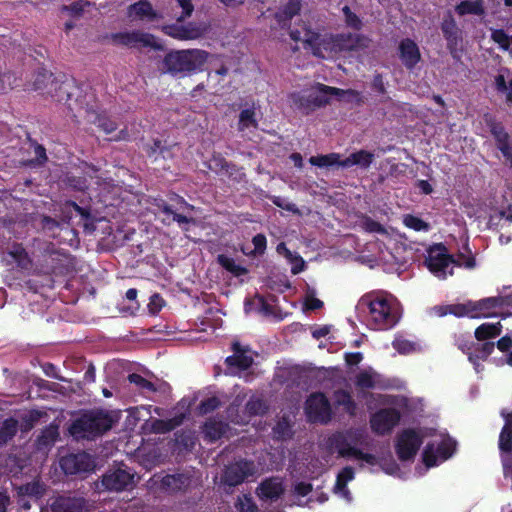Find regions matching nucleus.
<instances>
[{
	"label": "nucleus",
	"mask_w": 512,
	"mask_h": 512,
	"mask_svg": "<svg viewBox=\"0 0 512 512\" xmlns=\"http://www.w3.org/2000/svg\"><path fill=\"white\" fill-rule=\"evenodd\" d=\"M303 43L315 57L332 59L345 52L367 48L368 38L351 32L322 34L311 28H305Z\"/></svg>",
	"instance_id": "obj_1"
},
{
	"label": "nucleus",
	"mask_w": 512,
	"mask_h": 512,
	"mask_svg": "<svg viewBox=\"0 0 512 512\" xmlns=\"http://www.w3.org/2000/svg\"><path fill=\"white\" fill-rule=\"evenodd\" d=\"M360 306L368 310V326L374 330H388L399 321L400 315L394 301L382 293H370L360 300Z\"/></svg>",
	"instance_id": "obj_2"
},
{
	"label": "nucleus",
	"mask_w": 512,
	"mask_h": 512,
	"mask_svg": "<svg viewBox=\"0 0 512 512\" xmlns=\"http://www.w3.org/2000/svg\"><path fill=\"white\" fill-rule=\"evenodd\" d=\"M366 433L360 428H349L331 434L326 440V448L330 452H337L340 457H354L370 465L376 463L375 455L360 450L357 446L364 445Z\"/></svg>",
	"instance_id": "obj_3"
},
{
	"label": "nucleus",
	"mask_w": 512,
	"mask_h": 512,
	"mask_svg": "<svg viewBox=\"0 0 512 512\" xmlns=\"http://www.w3.org/2000/svg\"><path fill=\"white\" fill-rule=\"evenodd\" d=\"M35 270L45 275H65L71 269L70 255L55 247L54 243L40 239L33 240Z\"/></svg>",
	"instance_id": "obj_4"
},
{
	"label": "nucleus",
	"mask_w": 512,
	"mask_h": 512,
	"mask_svg": "<svg viewBox=\"0 0 512 512\" xmlns=\"http://www.w3.org/2000/svg\"><path fill=\"white\" fill-rule=\"evenodd\" d=\"M209 53L202 49H183L168 52L163 60L161 70L172 76H185L202 70Z\"/></svg>",
	"instance_id": "obj_5"
},
{
	"label": "nucleus",
	"mask_w": 512,
	"mask_h": 512,
	"mask_svg": "<svg viewBox=\"0 0 512 512\" xmlns=\"http://www.w3.org/2000/svg\"><path fill=\"white\" fill-rule=\"evenodd\" d=\"M112 417L103 410H86L75 418L69 433L76 440H95L112 428Z\"/></svg>",
	"instance_id": "obj_6"
},
{
	"label": "nucleus",
	"mask_w": 512,
	"mask_h": 512,
	"mask_svg": "<svg viewBox=\"0 0 512 512\" xmlns=\"http://www.w3.org/2000/svg\"><path fill=\"white\" fill-rule=\"evenodd\" d=\"M346 95L357 102L361 101V93L357 90H343L318 83L314 90L310 91L307 95L299 96L295 103L299 108L308 111L326 106L329 104L332 96H336L341 99Z\"/></svg>",
	"instance_id": "obj_7"
},
{
	"label": "nucleus",
	"mask_w": 512,
	"mask_h": 512,
	"mask_svg": "<svg viewBox=\"0 0 512 512\" xmlns=\"http://www.w3.org/2000/svg\"><path fill=\"white\" fill-rule=\"evenodd\" d=\"M95 484L99 491L122 492L133 488L134 473L122 463L109 468Z\"/></svg>",
	"instance_id": "obj_8"
},
{
	"label": "nucleus",
	"mask_w": 512,
	"mask_h": 512,
	"mask_svg": "<svg viewBox=\"0 0 512 512\" xmlns=\"http://www.w3.org/2000/svg\"><path fill=\"white\" fill-rule=\"evenodd\" d=\"M82 89L77 85L74 78H66L54 89L53 97L58 102H64L74 117L82 114V106L88 102L82 97Z\"/></svg>",
	"instance_id": "obj_9"
},
{
	"label": "nucleus",
	"mask_w": 512,
	"mask_h": 512,
	"mask_svg": "<svg viewBox=\"0 0 512 512\" xmlns=\"http://www.w3.org/2000/svg\"><path fill=\"white\" fill-rule=\"evenodd\" d=\"M110 39L113 44L128 48L149 47L156 51H165V46L153 34L141 30L112 33Z\"/></svg>",
	"instance_id": "obj_10"
},
{
	"label": "nucleus",
	"mask_w": 512,
	"mask_h": 512,
	"mask_svg": "<svg viewBox=\"0 0 512 512\" xmlns=\"http://www.w3.org/2000/svg\"><path fill=\"white\" fill-rule=\"evenodd\" d=\"M504 425L499 434L498 447L501 453V462L505 479L511 480L512 489V411L502 409L500 412Z\"/></svg>",
	"instance_id": "obj_11"
},
{
	"label": "nucleus",
	"mask_w": 512,
	"mask_h": 512,
	"mask_svg": "<svg viewBox=\"0 0 512 512\" xmlns=\"http://www.w3.org/2000/svg\"><path fill=\"white\" fill-rule=\"evenodd\" d=\"M423 444L422 434L414 428L403 429L397 436L395 451L400 461L413 460Z\"/></svg>",
	"instance_id": "obj_12"
},
{
	"label": "nucleus",
	"mask_w": 512,
	"mask_h": 512,
	"mask_svg": "<svg viewBox=\"0 0 512 512\" xmlns=\"http://www.w3.org/2000/svg\"><path fill=\"white\" fill-rule=\"evenodd\" d=\"M454 262V257L448 253L443 243H434L427 249L425 264L430 272L443 279L446 278L447 268Z\"/></svg>",
	"instance_id": "obj_13"
},
{
	"label": "nucleus",
	"mask_w": 512,
	"mask_h": 512,
	"mask_svg": "<svg viewBox=\"0 0 512 512\" xmlns=\"http://www.w3.org/2000/svg\"><path fill=\"white\" fill-rule=\"evenodd\" d=\"M305 413L310 422L327 424L332 419V409L326 395L312 393L305 402Z\"/></svg>",
	"instance_id": "obj_14"
},
{
	"label": "nucleus",
	"mask_w": 512,
	"mask_h": 512,
	"mask_svg": "<svg viewBox=\"0 0 512 512\" xmlns=\"http://www.w3.org/2000/svg\"><path fill=\"white\" fill-rule=\"evenodd\" d=\"M441 31L444 39L446 40V47L451 55V57L455 61H460L462 56V31L458 27L454 17L451 12H448L442 22H441Z\"/></svg>",
	"instance_id": "obj_15"
},
{
	"label": "nucleus",
	"mask_w": 512,
	"mask_h": 512,
	"mask_svg": "<svg viewBox=\"0 0 512 512\" xmlns=\"http://www.w3.org/2000/svg\"><path fill=\"white\" fill-rule=\"evenodd\" d=\"M484 121L495 140L497 148L512 166V139L506 131L505 126L489 113L484 115Z\"/></svg>",
	"instance_id": "obj_16"
},
{
	"label": "nucleus",
	"mask_w": 512,
	"mask_h": 512,
	"mask_svg": "<svg viewBox=\"0 0 512 512\" xmlns=\"http://www.w3.org/2000/svg\"><path fill=\"white\" fill-rule=\"evenodd\" d=\"M182 22L166 24L161 27V31L176 40L189 41L197 40L204 36L207 28L202 23L188 22L181 24Z\"/></svg>",
	"instance_id": "obj_17"
},
{
	"label": "nucleus",
	"mask_w": 512,
	"mask_h": 512,
	"mask_svg": "<svg viewBox=\"0 0 512 512\" xmlns=\"http://www.w3.org/2000/svg\"><path fill=\"white\" fill-rule=\"evenodd\" d=\"M401 420V414L396 408H382L376 411L370 418L372 431L380 436L392 432Z\"/></svg>",
	"instance_id": "obj_18"
},
{
	"label": "nucleus",
	"mask_w": 512,
	"mask_h": 512,
	"mask_svg": "<svg viewBox=\"0 0 512 512\" xmlns=\"http://www.w3.org/2000/svg\"><path fill=\"white\" fill-rule=\"evenodd\" d=\"M60 467L66 475H79L94 471L95 461L86 452L72 453L60 459Z\"/></svg>",
	"instance_id": "obj_19"
},
{
	"label": "nucleus",
	"mask_w": 512,
	"mask_h": 512,
	"mask_svg": "<svg viewBox=\"0 0 512 512\" xmlns=\"http://www.w3.org/2000/svg\"><path fill=\"white\" fill-rule=\"evenodd\" d=\"M254 473V463L252 461L242 459L226 466L222 476L223 483L227 486L235 487L242 484Z\"/></svg>",
	"instance_id": "obj_20"
},
{
	"label": "nucleus",
	"mask_w": 512,
	"mask_h": 512,
	"mask_svg": "<svg viewBox=\"0 0 512 512\" xmlns=\"http://www.w3.org/2000/svg\"><path fill=\"white\" fill-rule=\"evenodd\" d=\"M51 512H89V502L83 497L58 495L49 504Z\"/></svg>",
	"instance_id": "obj_21"
},
{
	"label": "nucleus",
	"mask_w": 512,
	"mask_h": 512,
	"mask_svg": "<svg viewBox=\"0 0 512 512\" xmlns=\"http://www.w3.org/2000/svg\"><path fill=\"white\" fill-rule=\"evenodd\" d=\"M233 355L225 359V364L229 369L237 368L240 371L249 369L253 364L252 356L248 355L250 352L249 346H243L239 341H234L231 344Z\"/></svg>",
	"instance_id": "obj_22"
},
{
	"label": "nucleus",
	"mask_w": 512,
	"mask_h": 512,
	"mask_svg": "<svg viewBox=\"0 0 512 512\" xmlns=\"http://www.w3.org/2000/svg\"><path fill=\"white\" fill-rule=\"evenodd\" d=\"M503 305L501 296L487 297L478 301L470 300L471 318H489L496 314V309Z\"/></svg>",
	"instance_id": "obj_23"
},
{
	"label": "nucleus",
	"mask_w": 512,
	"mask_h": 512,
	"mask_svg": "<svg viewBox=\"0 0 512 512\" xmlns=\"http://www.w3.org/2000/svg\"><path fill=\"white\" fill-rule=\"evenodd\" d=\"M398 53L402 64L409 71H412L421 61L420 49L411 38H404L400 41Z\"/></svg>",
	"instance_id": "obj_24"
},
{
	"label": "nucleus",
	"mask_w": 512,
	"mask_h": 512,
	"mask_svg": "<svg viewBox=\"0 0 512 512\" xmlns=\"http://www.w3.org/2000/svg\"><path fill=\"white\" fill-rule=\"evenodd\" d=\"M285 492L283 482L278 477H269L260 482L257 487V496L263 501L275 502Z\"/></svg>",
	"instance_id": "obj_25"
},
{
	"label": "nucleus",
	"mask_w": 512,
	"mask_h": 512,
	"mask_svg": "<svg viewBox=\"0 0 512 512\" xmlns=\"http://www.w3.org/2000/svg\"><path fill=\"white\" fill-rule=\"evenodd\" d=\"M82 114L78 116L84 117L88 122L97 125L102 131L106 134H110L117 129V124L113 120H111L105 114L97 113L92 105L89 103L85 104V106L81 105Z\"/></svg>",
	"instance_id": "obj_26"
},
{
	"label": "nucleus",
	"mask_w": 512,
	"mask_h": 512,
	"mask_svg": "<svg viewBox=\"0 0 512 512\" xmlns=\"http://www.w3.org/2000/svg\"><path fill=\"white\" fill-rule=\"evenodd\" d=\"M191 482L192 479L187 474H167L161 479V488L168 493L185 492Z\"/></svg>",
	"instance_id": "obj_27"
},
{
	"label": "nucleus",
	"mask_w": 512,
	"mask_h": 512,
	"mask_svg": "<svg viewBox=\"0 0 512 512\" xmlns=\"http://www.w3.org/2000/svg\"><path fill=\"white\" fill-rule=\"evenodd\" d=\"M355 385L359 389H386L387 385L382 376L376 371L362 370L355 378Z\"/></svg>",
	"instance_id": "obj_28"
},
{
	"label": "nucleus",
	"mask_w": 512,
	"mask_h": 512,
	"mask_svg": "<svg viewBox=\"0 0 512 512\" xmlns=\"http://www.w3.org/2000/svg\"><path fill=\"white\" fill-rule=\"evenodd\" d=\"M97 170L91 166H87V170L79 174L74 172L67 173L65 176V184L73 190L84 192L90 186V180L94 177Z\"/></svg>",
	"instance_id": "obj_29"
},
{
	"label": "nucleus",
	"mask_w": 512,
	"mask_h": 512,
	"mask_svg": "<svg viewBox=\"0 0 512 512\" xmlns=\"http://www.w3.org/2000/svg\"><path fill=\"white\" fill-rule=\"evenodd\" d=\"M302 0H288L287 3L275 13V20L281 28L289 27L291 20L300 13Z\"/></svg>",
	"instance_id": "obj_30"
},
{
	"label": "nucleus",
	"mask_w": 512,
	"mask_h": 512,
	"mask_svg": "<svg viewBox=\"0 0 512 512\" xmlns=\"http://www.w3.org/2000/svg\"><path fill=\"white\" fill-rule=\"evenodd\" d=\"M355 477L354 469L351 466H346L341 469L337 474L336 482L333 488L335 494L340 495L347 501L352 500V495L347 487L348 482L352 481Z\"/></svg>",
	"instance_id": "obj_31"
},
{
	"label": "nucleus",
	"mask_w": 512,
	"mask_h": 512,
	"mask_svg": "<svg viewBox=\"0 0 512 512\" xmlns=\"http://www.w3.org/2000/svg\"><path fill=\"white\" fill-rule=\"evenodd\" d=\"M229 428L228 423L216 418H209L203 425L204 438L213 443L221 439Z\"/></svg>",
	"instance_id": "obj_32"
},
{
	"label": "nucleus",
	"mask_w": 512,
	"mask_h": 512,
	"mask_svg": "<svg viewBox=\"0 0 512 512\" xmlns=\"http://www.w3.org/2000/svg\"><path fill=\"white\" fill-rule=\"evenodd\" d=\"M8 254L12 257V259L16 262L17 267L22 270H29L33 266H35V260L33 257V251L31 252V256L26 251L20 243H14L9 250Z\"/></svg>",
	"instance_id": "obj_33"
},
{
	"label": "nucleus",
	"mask_w": 512,
	"mask_h": 512,
	"mask_svg": "<svg viewBox=\"0 0 512 512\" xmlns=\"http://www.w3.org/2000/svg\"><path fill=\"white\" fill-rule=\"evenodd\" d=\"M495 348L494 342L486 341L484 343H475L473 350L469 352L468 360L474 365L478 371L480 361H486L488 357L493 353Z\"/></svg>",
	"instance_id": "obj_34"
},
{
	"label": "nucleus",
	"mask_w": 512,
	"mask_h": 512,
	"mask_svg": "<svg viewBox=\"0 0 512 512\" xmlns=\"http://www.w3.org/2000/svg\"><path fill=\"white\" fill-rule=\"evenodd\" d=\"M129 16H135L140 20L147 19L153 21L158 18L157 12L153 9L152 4L148 0H140L128 7Z\"/></svg>",
	"instance_id": "obj_35"
},
{
	"label": "nucleus",
	"mask_w": 512,
	"mask_h": 512,
	"mask_svg": "<svg viewBox=\"0 0 512 512\" xmlns=\"http://www.w3.org/2000/svg\"><path fill=\"white\" fill-rule=\"evenodd\" d=\"M373 153L367 150H359L349 155L346 159L342 160L340 167L348 168L354 165L361 168H368L373 162Z\"/></svg>",
	"instance_id": "obj_36"
},
{
	"label": "nucleus",
	"mask_w": 512,
	"mask_h": 512,
	"mask_svg": "<svg viewBox=\"0 0 512 512\" xmlns=\"http://www.w3.org/2000/svg\"><path fill=\"white\" fill-rule=\"evenodd\" d=\"M19 421L14 417L6 418L0 424V447L5 446L17 434Z\"/></svg>",
	"instance_id": "obj_37"
},
{
	"label": "nucleus",
	"mask_w": 512,
	"mask_h": 512,
	"mask_svg": "<svg viewBox=\"0 0 512 512\" xmlns=\"http://www.w3.org/2000/svg\"><path fill=\"white\" fill-rule=\"evenodd\" d=\"M455 12L459 16L465 15H476L483 16L485 14V8L483 0H463L455 6Z\"/></svg>",
	"instance_id": "obj_38"
},
{
	"label": "nucleus",
	"mask_w": 512,
	"mask_h": 512,
	"mask_svg": "<svg viewBox=\"0 0 512 512\" xmlns=\"http://www.w3.org/2000/svg\"><path fill=\"white\" fill-rule=\"evenodd\" d=\"M59 437V426L50 424L41 430L37 436L36 444L39 449L48 448L54 445Z\"/></svg>",
	"instance_id": "obj_39"
},
{
	"label": "nucleus",
	"mask_w": 512,
	"mask_h": 512,
	"mask_svg": "<svg viewBox=\"0 0 512 512\" xmlns=\"http://www.w3.org/2000/svg\"><path fill=\"white\" fill-rule=\"evenodd\" d=\"M249 128H258V119L254 105L252 107L243 109L238 117V131L243 132Z\"/></svg>",
	"instance_id": "obj_40"
},
{
	"label": "nucleus",
	"mask_w": 512,
	"mask_h": 512,
	"mask_svg": "<svg viewBox=\"0 0 512 512\" xmlns=\"http://www.w3.org/2000/svg\"><path fill=\"white\" fill-rule=\"evenodd\" d=\"M45 486L39 481H32L17 487V493L38 502L45 494Z\"/></svg>",
	"instance_id": "obj_41"
},
{
	"label": "nucleus",
	"mask_w": 512,
	"mask_h": 512,
	"mask_svg": "<svg viewBox=\"0 0 512 512\" xmlns=\"http://www.w3.org/2000/svg\"><path fill=\"white\" fill-rule=\"evenodd\" d=\"M502 332V326L500 322L483 323L475 329L474 335L478 341H485L492 338L498 337Z\"/></svg>",
	"instance_id": "obj_42"
},
{
	"label": "nucleus",
	"mask_w": 512,
	"mask_h": 512,
	"mask_svg": "<svg viewBox=\"0 0 512 512\" xmlns=\"http://www.w3.org/2000/svg\"><path fill=\"white\" fill-rule=\"evenodd\" d=\"M44 416H47V413L44 411H40L37 409L29 410L20 418V430L25 433L31 431L34 428V426L39 422V420Z\"/></svg>",
	"instance_id": "obj_43"
},
{
	"label": "nucleus",
	"mask_w": 512,
	"mask_h": 512,
	"mask_svg": "<svg viewBox=\"0 0 512 512\" xmlns=\"http://www.w3.org/2000/svg\"><path fill=\"white\" fill-rule=\"evenodd\" d=\"M183 419H184V415H182V414L175 416L171 419H166V420L156 419L152 423V430L155 433H160V434L168 433V432L174 430L179 425H181L183 422Z\"/></svg>",
	"instance_id": "obj_44"
},
{
	"label": "nucleus",
	"mask_w": 512,
	"mask_h": 512,
	"mask_svg": "<svg viewBox=\"0 0 512 512\" xmlns=\"http://www.w3.org/2000/svg\"><path fill=\"white\" fill-rule=\"evenodd\" d=\"M217 262L228 272L236 277L244 276L248 273V269L240 264H237L235 260L224 254H220L217 257Z\"/></svg>",
	"instance_id": "obj_45"
},
{
	"label": "nucleus",
	"mask_w": 512,
	"mask_h": 512,
	"mask_svg": "<svg viewBox=\"0 0 512 512\" xmlns=\"http://www.w3.org/2000/svg\"><path fill=\"white\" fill-rule=\"evenodd\" d=\"M342 160H340V154L338 153H329L325 155H316L311 156L309 158V163L313 166L320 167V168H328L332 166H340V163Z\"/></svg>",
	"instance_id": "obj_46"
},
{
	"label": "nucleus",
	"mask_w": 512,
	"mask_h": 512,
	"mask_svg": "<svg viewBox=\"0 0 512 512\" xmlns=\"http://www.w3.org/2000/svg\"><path fill=\"white\" fill-rule=\"evenodd\" d=\"M334 397L335 403L338 406H342L345 409V411L350 415L355 414L357 406L350 392H348L347 390L340 389L335 391Z\"/></svg>",
	"instance_id": "obj_47"
},
{
	"label": "nucleus",
	"mask_w": 512,
	"mask_h": 512,
	"mask_svg": "<svg viewBox=\"0 0 512 512\" xmlns=\"http://www.w3.org/2000/svg\"><path fill=\"white\" fill-rule=\"evenodd\" d=\"M67 206L71 207L77 215L81 217L83 221V226L86 230L91 229L94 230V217L91 214L89 207H82L78 205L75 201H68Z\"/></svg>",
	"instance_id": "obj_48"
},
{
	"label": "nucleus",
	"mask_w": 512,
	"mask_h": 512,
	"mask_svg": "<svg viewBox=\"0 0 512 512\" xmlns=\"http://www.w3.org/2000/svg\"><path fill=\"white\" fill-rule=\"evenodd\" d=\"M128 381L134 384L141 392L155 393L157 391V387L153 382L138 373L129 374Z\"/></svg>",
	"instance_id": "obj_49"
},
{
	"label": "nucleus",
	"mask_w": 512,
	"mask_h": 512,
	"mask_svg": "<svg viewBox=\"0 0 512 512\" xmlns=\"http://www.w3.org/2000/svg\"><path fill=\"white\" fill-rule=\"evenodd\" d=\"M267 410L266 403L258 397H251L245 405V411L249 416L264 415Z\"/></svg>",
	"instance_id": "obj_50"
},
{
	"label": "nucleus",
	"mask_w": 512,
	"mask_h": 512,
	"mask_svg": "<svg viewBox=\"0 0 512 512\" xmlns=\"http://www.w3.org/2000/svg\"><path fill=\"white\" fill-rule=\"evenodd\" d=\"M272 430L275 438L278 440H285L291 438L293 435L291 424L286 417L280 419Z\"/></svg>",
	"instance_id": "obj_51"
},
{
	"label": "nucleus",
	"mask_w": 512,
	"mask_h": 512,
	"mask_svg": "<svg viewBox=\"0 0 512 512\" xmlns=\"http://www.w3.org/2000/svg\"><path fill=\"white\" fill-rule=\"evenodd\" d=\"M403 224L414 231H429L430 224L422 220L421 218L407 214L403 218Z\"/></svg>",
	"instance_id": "obj_52"
},
{
	"label": "nucleus",
	"mask_w": 512,
	"mask_h": 512,
	"mask_svg": "<svg viewBox=\"0 0 512 512\" xmlns=\"http://www.w3.org/2000/svg\"><path fill=\"white\" fill-rule=\"evenodd\" d=\"M361 226L368 233L387 234L386 228L380 222L367 215L362 217Z\"/></svg>",
	"instance_id": "obj_53"
},
{
	"label": "nucleus",
	"mask_w": 512,
	"mask_h": 512,
	"mask_svg": "<svg viewBox=\"0 0 512 512\" xmlns=\"http://www.w3.org/2000/svg\"><path fill=\"white\" fill-rule=\"evenodd\" d=\"M235 506L240 512H258L257 505L248 494H243L241 497H238Z\"/></svg>",
	"instance_id": "obj_54"
},
{
	"label": "nucleus",
	"mask_w": 512,
	"mask_h": 512,
	"mask_svg": "<svg viewBox=\"0 0 512 512\" xmlns=\"http://www.w3.org/2000/svg\"><path fill=\"white\" fill-rule=\"evenodd\" d=\"M491 39L504 51H507L510 48L511 38L503 29L492 30Z\"/></svg>",
	"instance_id": "obj_55"
},
{
	"label": "nucleus",
	"mask_w": 512,
	"mask_h": 512,
	"mask_svg": "<svg viewBox=\"0 0 512 512\" xmlns=\"http://www.w3.org/2000/svg\"><path fill=\"white\" fill-rule=\"evenodd\" d=\"M342 12L345 17V23L348 27L355 30H360L362 28L361 19L350 9L349 6L345 5L342 8Z\"/></svg>",
	"instance_id": "obj_56"
},
{
	"label": "nucleus",
	"mask_w": 512,
	"mask_h": 512,
	"mask_svg": "<svg viewBox=\"0 0 512 512\" xmlns=\"http://www.w3.org/2000/svg\"><path fill=\"white\" fill-rule=\"evenodd\" d=\"M220 405V400L217 397L212 396L202 400L198 406V409L200 414L206 415L218 409Z\"/></svg>",
	"instance_id": "obj_57"
},
{
	"label": "nucleus",
	"mask_w": 512,
	"mask_h": 512,
	"mask_svg": "<svg viewBox=\"0 0 512 512\" xmlns=\"http://www.w3.org/2000/svg\"><path fill=\"white\" fill-rule=\"evenodd\" d=\"M449 312L451 315H454L455 317H470L471 318V312H470V300L464 302V303H457V304H449Z\"/></svg>",
	"instance_id": "obj_58"
},
{
	"label": "nucleus",
	"mask_w": 512,
	"mask_h": 512,
	"mask_svg": "<svg viewBox=\"0 0 512 512\" xmlns=\"http://www.w3.org/2000/svg\"><path fill=\"white\" fill-rule=\"evenodd\" d=\"M423 462L427 467H433L437 465V459L439 458L434 445L432 443H428L422 454Z\"/></svg>",
	"instance_id": "obj_59"
},
{
	"label": "nucleus",
	"mask_w": 512,
	"mask_h": 512,
	"mask_svg": "<svg viewBox=\"0 0 512 512\" xmlns=\"http://www.w3.org/2000/svg\"><path fill=\"white\" fill-rule=\"evenodd\" d=\"M178 6L182 9L181 14L177 17V22H184L191 17L194 11V5L191 0H176Z\"/></svg>",
	"instance_id": "obj_60"
},
{
	"label": "nucleus",
	"mask_w": 512,
	"mask_h": 512,
	"mask_svg": "<svg viewBox=\"0 0 512 512\" xmlns=\"http://www.w3.org/2000/svg\"><path fill=\"white\" fill-rule=\"evenodd\" d=\"M454 449L455 445L451 441H441L436 448V452L440 459L447 460L452 456Z\"/></svg>",
	"instance_id": "obj_61"
},
{
	"label": "nucleus",
	"mask_w": 512,
	"mask_h": 512,
	"mask_svg": "<svg viewBox=\"0 0 512 512\" xmlns=\"http://www.w3.org/2000/svg\"><path fill=\"white\" fill-rule=\"evenodd\" d=\"M452 264L466 269H474L476 266V260L471 254L467 256L464 253H459L457 258H454V262Z\"/></svg>",
	"instance_id": "obj_62"
},
{
	"label": "nucleus",
	"mask_w": 512,
	"mask_h": 512,
	"mask_svg": "<svg viewBox=\"0 0 512 512\" xmlns=\"http://www.w3.org/2000/svg\"><path fill=\"white\" fill-rule=\"evenodd\" d=\"M252 244L254 245V253L258 255L264 254L267 246L266 236L262 233L256 234L252 238Z\"/></svg>",
	"instance_id": "obj_63"
},
{
	"label": "nucleus",
	"mask_w": 512,
	"mask_h": 512,
	"mask_svg": "<svg viewBox=\"0 0 512 512\" xmlns=\"http://www.w3.org/2000/svg\"><path fill=\"white\" fill-rule=\"evenodd\" d=\"M455 345L469 357V352L473 350L474 342L465 338L463 335H455Z\"/></svg>",
	"instance_id": "obj_64"
}]
</instances>
